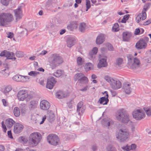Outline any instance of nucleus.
Masks as SVG:
<instances>
[{
    "mask_svg": "<svg viewBox=\"0 0 151 151\" xmlns=\"http://www.w3.org/2000/svg\"><path fill=\"white\" fill-rule=\"evenodd\" d=\"M92 65L91 63H88L86 64L85 66V68L86 70H88L91 69Z\"/></svg>",
    "mask_w": 151,
    "mask_h": 151,
    "instance_id": "603ef678",
    "label": "nucleus"
},
{
    "mask_svg": "<svg viewBox=\"0 0 151 151\" xmlns=\"http://www.w3.org/2000/svg\"><path fill=\"white\" fill-rule=\"evenodd\" d=\"M12 0H1V2L3 5L7 6L9 4V1Z\"/></svg>",
    "mask_w": 151,
    "mask_h": 151,
    "instance_id": "49530a36",
    "label": "nucleus"
},
{
    "mask_svg": "<svg viewBox=\"0 0 151 151\" xmlns=\"http://www.w3.org/2000/svg\"><path fill=\"white\" fill-rule=\"evenodd\" d=\"M119 26L118 24L116 23L114 24L112 29L115 32H117L119 30Z\"/></svg>",
    "mask_w": 151,
    "mask_h": 151,
    "instance_id": "3c124183",
    "label": "nucleus"
},
{
    "mask_svg": "<svg viewBox=\"0 0 151 151\" xmlns=\"http://www.w3.org/2000/svg\"><path fill=\"white\" fill-rule=\"evenodd\" d=\"M150 23H151V19H150L146 21L145 22L143 23V25H146L149 24Z\"/></svg>",
    "mask_w": 151,
    "mask_h": 151,
    "instance_id": "0e129e2a",
    "label": "nucleus"
},
{
    "mask_svg": "<svg viewBox=\"0 0 151 151\" xmlns=\"http://www.w3.org/2000/svg\"><path fill=\"white\" fill-rule=\"evenodd\" d=\"M7 52V50H4L3 51L1 52L0 54V56H1L3 57L5 56L6 57V54Z\"/></svg>",
    "mask_w": 151,
    "mask_h": 151,
    "instance_id": "680f3d73",
    "label": "nucleus"
},
{
    "mask_svg": "<svg viewBox=\"0 0 151 151\" xmlns=\"http://www.w3.org/2000/svg\"><path fill=\"white\" fill-rule=\"evenodd\" d=\"M131 85L129 83H124L123 85V88L126 94H129L131 92Z\"/></svg>",
    "mask_w": 151,
    "mask_h": 151,
    "instance_id": "aec40b11",
    "label": "nucleus"
},
{
    "mask_svg": "<svg viewBox=\"0 0 151 151\" xmlns=\"http://www.w3.org/2000/svg\"><path fill=\"white\" fill-rule=\"evenodd\" d=\"M50 104L47 101L45 100H42L40 104V108L43 110H47L50 108Z\"/></svg>",
    "mask_w": 151,
    "mask_h": 151,
    "instance_id": "f3484780",
    "label": "nucleus"
},
{
    "mask_svg": "<svg viewBox=\"0 0 151 151\" xmlns=\"http://www.w3.org/2000/svg\"><path fill=\"white\" fill-rule=\"evenodd\" d=\"M16 56L19 58L22 57L24 55V52L20 51H17L16 52Z\"/></svg>",
    "mask_w": 151,
    "mask_h": 151,
    "instance_id": "a18cd8bd",
    "label": "nucleus"
},
{
    "mask_svg": "<svg viewBox=\"0 0 151 151\" xmlns=\"http://www.w3.org/2000/svg\"><path fill=\"white\" fill-rule=\"evenodd\" d=\"M41 134L37 132H34L31 134L29 138V145L34 147L36 146L40 142L42 139Z\"/></svg>",
    "mask_w": 151,
    "mask_h": 151,
    "instance_id": "7ed1b4c3",
    "label": "nucleus"
},
{
    "mask_svg": "<svg viewBox=\"0 0 151 151\" xmlns=\"http://www.w3.org/2000/svg\"><path fill=\"white\" fill-rule=\"evenodd\" d=\"M23 129V126L22 124L16 123L14 126V132L15 134H18L22 131Z\"/></svg>",
    "mask_w": 151,
    "mask_h": 151,
    "instance_id": "a211bd4d",
    "label": "nucleus"
},
{
    "mask_svg": "<svg viewBox=\"0 0 151 151\" xmlns=\"http://www.w3.org/2000/svg\"><path fill=\"white\" fill-rule=\"evenodd\" d=\"M14 19L13 15L10 13H3L0 14V26H4L11 22Z\"/></svg>",
    "mask_w": 151,
    "mask_h": 151,
    "instance_id": "423d86ee",
    "label": "nucleus"
},
{
    "mask_svg": "<svg viewBox=\"0 0 151 151\" xmlns=\"http://www.w3.org/2000/svg\"><path fill=\"white\" fill-rule=\"evenodd\" d=\"M74 78L75 81H78L81 83L86 84L88 82V78L82 73L76 74L74 76Z\"/></svg>",
    "mask_w": 151,
    "mask_h": 151,
    "instance_id": "9d476101",
    "label": "nucleus"
},
{
    "mask_svg": "<svg viewBox=\"0 0 151 151\" xmlns=\"http://www.w3.org/2000/svg\"><path fill=\"white\" fill-rule=\"evenodd\" d=\"M28 96V91L26 90H20L17 94L18 99L20 101H23Z\"/></svg>",
    "mask_w": 151,
    "mask_h": 151,
    "instance_id": "f8f14e48",
    "label": "nucleus"
},
{
    "mask_svg": "<svg viewBox=\"0 0 151 151\" xmlns=\"http://www.w3.org/2000/svg\"><path fill=\"white\" fill-rule=\"evenodd\" d=\"M76 39L73 37H69L67 40V47L70 48L73 46L75 43Z\"/></svg>",
    "mask_w": 151,
    "mask_h": 151,
    "instance_id": "412c9836",
    "label": "nucleus"
},
{
    "mask_svg": "<svg viewBox=\"0 0 151 151\" xmlns=\"http://www.w3.org/2000/svg\"><path fill=\"white\" fill-rule=\"evenodd\" d=\"M151 4L150 3H146L144 6L143 9L142 11V12L146 14V12L147 10L149 9L150 6Z\"/></svg>",
    "mask_w": 151,
    "mask_h": 151,
    "instance_id": "58836bf2",
    "label": "nucleus"
},
{
    "mask_svg": "<svg viewBox=\"0 0 151 151\" xmlns=\"http://www.w3.org/2000/svg\"><path fill=\"white\" fill-rule=\"evenodd\" d=\"M132 115L133 118L137 120H140L144 119L145 116L144 111L139 109L134 110L133 112Z\"/></svg>",
    "mask_w": 151,
    "mask_h": 151,
    "instance_id": "1a4fd4ad",
    "label": "nucleus"
},
{
    "mask_svg": "<svg viewBox=\"0 0 151 151\" xmlns=\"http://www.w3.org/2000/svg\"><path fill=\"white\" fill-rule=\"evenodd\" d=\"M6 54V57L7 59L11 60H16V58L15 56V54L13 52H10L7 51Z\"/></svg>",
    "mask_w": 151,
    "mask_h": 151,
    "instance_id": "cd10ccee",
    "label": "nucleus"
},
{
    "mask_svg": "<svg viewBox=\"0 0 151 151\" xmlns=\"http://www.w3.org/2000/svg\"><path fill=\"white\" fill-rule=\"evenodd\" d=\"M128 60L127 66L130 69L134 70L140 68L142 67L139 60L137 58H134L130 55H127Z\"/></svg>",
    "mask_w": 151,
    "mask_h": 151,
    "instance_id": "f03ea898",
    "label": "nucleus"
},
{
    "mask_svg": "<svg viewBox=\"0 0 151 151\" xmlns=\"http://www.w3.org/2000/svg\"><path fill=\"white\" fill-rule=\"evenodd\" d=\"M105 37V35L104 34H101L99 35L96 39V43L97 45L102 44L104 41Z\"/></svg>",
    "mask_w": 151,
    "mask_h": 151,
    "instance_id": "6ab92c4d",
    "label": "nucleus"
},
{
    "mask_svg": "<svg viewBox=\"0 0 151 151\" xmlns=\"http://www.w3.org/2000/svg\"><path fill=\"white\" fill-rule=\"evenodd\" d=\"M116 117L117 120L123 123L127 124L129 122L132 123L129 115L123 109L118 110L116 113Z\"/></svg>",
    "mask_w": 151,
    "mask_h": 151,
    "instance_id": "20e7f679",
    "label": "nucleus"
},
{
    "mask_svg": "<svg viewBox=\"0 0 151 151\" xmlns=\"http://www.w3.org/2000/svg\"><path fill=\"white\" fill-rule=\"evenodd\" d=\"M47 139L50 144L54 146L58 145L60 141L58 136L53 134H49L47 137Z\"/></svg>",
    "mask_w": 151,
    "mask_h": 151,
    "instance_id": "6e6552de",
    "label": "nucleus"
},
{
    "mask_svg": "<svg viewBox=\"0 0 151 151\" xmlns=\"http://www.w3.org/2000/svg\"><path fill=\"white\" fill-rule=\"evenodd\" d=\"M98 51V48L96 47H94L91 51L89 52L88 55V57L91 59H94L95 55Z\"/></svg>",
    "mask_w": 151,
    "mask_h": 151,
    "instance_id": "4be33fe9",
    "label": "nucleus"
},
{
    "mask_svg": "<svg viewBox=\"0 0 151 151\" xmlns=\"http://www.w3.org/2000/svg\"><path fill=\"white\" fill-rule=\"evenodd\" d=\"M77 63L78 65H82L83 63L82 59L81 57H79L77 59Z\"/></svg>",
    "mask_w": 151,
    "mask_h": 151,
    "instance_id": "c03bdc74",
    "label": "nucleus"
},
{
    "mask_svg": "<svg viewBox=\"0 0 151 151\" xmlns=\"http://www.w3.org/2000/svg\"><path fill=\"white\" fill-rule=\"evenodd\" d=\"M14 116L16 117H18L20 115V111L19 108L17 107H15L14 110Z\"/></svg>",
    "mask_w": 151,
    "mask_h": 151,
    "instance_id": "ea45409f",
    "label": "nucleus"
},
{
    "mask_svg": "<svg viewBox=\"0 0 151 151\" xmlns=\"http://www.w3.org/2000/svg\"><path fill=\"white\" fill-rule=\"evenodd\" d=\"M86 24L85 23H81L79 28V31L82 32H84L86 30Z\"/></svg>",
    "mask_w": 151,
    "mask_h": 151,
    "instance_id": "c9c22d12",
    "label": "nucleus"
},
{
    "mask_svg": "<svg viewBox=\"0 0 151 151\" xmlns=\"http://www.w3.org/2000/svg\"><path fill=\"white\" fill-rule=\"evenodd\" d=\"M132 36L131 33L127 32H123L122 33V38L124 41H128Z\"/></svg>",
    "mask_w": 151,
    "mask_h": 151,
    "instance_id": "393cba45",
    "label": "nucleus"
},
{
    "mask_svg": "<svg viewBox=\"0 0 151 151\" xmlns=\"http://www.w3.org/2000/svg\"><path fill=\"white\" fill-rule=\"evenodd\" d=\"M15 123V122L10 118L7 119L5 121L6 125L8 128L12 127Z\"/></svg>",
    "mask_w": 151,
    "mask_h": 151,
    "instance_id": "a878e982",
    "label": "nucleus"
},
{
    "mask_svg": "<svg viewBox=\"0 0 151 151\" xmlns=\"http://www.w3.org/2000/svg\"><path fill=\"white\" fill-rule=\"evenodd\" d=\"M2 101L3 102V105L4 106H6L8 105V102L5 99H2Z\"/></svg>",
    "mask_w": 151,
    "mask_h": 151,
    "instance_id": "e2e57ef3",
    "label": "nucleus"
},
{
    "mask_svg": "<svg viewBox=\"0 0 151 151\" xmlns=\"http://www.w3.org/2000/svg\"><path fill=\"white\" fill-rule=\"evenodd\" d=\"M110 85L113 89L117 90L121 87L122 83L119 80L116 79H114L113 80H112V82Z\"/></svg>",
    "mask_w": 151,
    "mask_h": 151,
    "instance_id": "4468645a",
    "label": "nucleus"
},
{
    "mask_svg": "<svg viewBox=\"0 0 151 151\" xmlns=\"http://www.w3.org/2000/svg\"><path fill=\"white\" fill-rule=\"evenodd\" d=\"M56 96L57 98L59 99H62L65 97V95L63 94L62 91L57 92L56 93Z\"/></svg>",
    "mask_w": 151,
    "mask_h": 151,
    "instance_id": "4c0bfd02",
    "label": "nucleus"
},
{
    "mask_svg": "<svg viewBox=\"0 0 151 151\" xmlns=\"http://www.w3.org/2000/svg\"><path fill=\"white\" fill-rule=\"evenodd\" d=\"M2 66L4 68L2 70V71L5 72V73H6V75L8 76L9 75V66L6 63H5L3 64Z\"/></svg>",
    "mask_w": 151,
    "mask_h": 151,
    "instance_id": "473e14b6",
    "label": "nucleus"
},
{
    "mask_svg": "<svg viewBox=\"0 0 151 151\" xmlns=\"http://www.w3.org/2000/svg\"><path fill=\"white\" fill-rule=\"evenodd\" d=\"M22 78V76L20 75H16L12 78V79L15 81L23 82Z\"/></svg>",
    "mask_w": 151,
    "mask_h": 151,
    "instance_id": "2f4dec72",
    "label": "nucleus"
},
{
    "mask_svg": "<svg viewBox=\"0 0 151 151\" xmlns=\"http://www.w3.org/2000/svg\"><path fill=\"white\" fill-rule=\"evenodd\" d=\"M102 93L104 94H105V96L101 97L98 102L100 104H102L103 105H106L109 102V100L108 99L109 95L108 92L105 91L104 92H103Z\"/></svg>",
    "mask_w": 151,
    "mask_h": 151,
    "instance_id": "dca6fc26",
    "label": "nucleus"
},
{
    "mask_svg": "<svg viewBox=\"0 0 151 151\" xmlns=\"http://www.w3.org/2000/svg\"><path fill=\"white\" fill-rule=\"evenodd\" d=\"M104 79L108 82L110 84V85H111V84L112 82V80H113L114 79L113 78L108 76H105L104 77Z\"/></svg>",
    "mask_w": 151,
    "mask_h": 151,
    "instance_id": "de8ad7c7",
    "label": "nucleus"
},
{
    "mask_svg": "<svg viewBox=\"0 0 151 151\" xmlns=\"http://www.w3.org/2000/svg\"><path fill=\"white\" fill-rule=\"evenodd\" d=\"M47 119L50 122H52L55 119V115L51 111H47Z\"/></svg>",
    "mask_w": 151,
    "mask_h": 151,
    "instance_id": "b1692460",
    "label": "nucleus"
},
{
    "mask_svg": "<svg viewBox=\"0 0 151 151\" xmlns=\"http://www.w3.org/2000/svg\"><path fill=\"white\" fill-rule=\"evenodd\" d=\"M123 59L121 58H118L116 60L115 65L117 67H121L123 63Z\"/></svg>",
    "mask_w": 151,
    "mask_h": 151,
    "instance_id": "72a5a7b5",
    "label": "nucleus"
},
{
    "mask_svg": "<svg viewBox=\"0 0 151 151\" xmlns=\"http://www.w3.org/2000/svg\"><path fill=\"white\" fill-rule=\"evenodd\" d=\"M149 40V38L147 37L141 38L136 44V47L138 49H145L147 46Z\"/></svg>",
    "mask_w": 151,
    "mask_h": 151,
    "instance_id": "0eeeda50",
    "label": "nucleus"
},
{
    "mask_svg": "<svg viewBox=\"0 0 151 151\" xmlns=\"http://www.w3.org/2000/svg\"><path fill=\"white\" fill-rule=\"evenodd\" d=\"M106 151H117L116 148L111 144L108 145L106 147Z\"/></svg>",
    "mask_w": 151,
    "mask_h": 151,
    "instance_id": "f704fd0d",
    "label": "nucleus"
},
{
    "mask_svg": "<svg viewBox=\"0 0 151 151\" xmlns=\"http://www.w3.org/2000/svg\"><path fill=\"white\" fill-rule=\"evenodd\" d=\"M146 14L142 13L139 14L136 17V20L137 23H139L142 19V20H145L146 18Z\"/></svg>",
    "mask_w": 151,
    "mask_h": 151,
    "instance_id": "bb28decb",
    "label": "nucleus"
},
{
    "mask_svg": "<svg viewBox=\"0 0 151 151\" xmlns=\"http://www.w3.org/2000/svg\"><path fill=\"white\" fill-rule=\"evenodd\" d=\"M144 110L146 114L148 116H151V109L148 108H145L144 109Z\"/></svg>",
    "mask_w": 151,
    "mask_h": 151,
    "instance_id": "8fccbe9b",
    "label": "nucleus"
},
{
    "mask_svg": "<svg viewBox=\"0 0 151 151\" xmlns=\"http://www.w3.org/2000/svg\"><path fill=\"white\" fill-rule=\"evenodd\" d=\"M106 46L108 48L109 50L112 51L113 50V47L111 44L109 43H106Z\"/></svg>",
    "mask_w": 151,
    "mask_h": 151,
    "instance_id": "6e6d98bb",
    "label": "nucleus"
},
{
    "mask_svg": "<svg viewBox=\"0 0 151 151\" xmlns=\"http://www.w3.org/2000/svg\"><path fill=\"white\" fill-rule=\"evenodd\" d=\"M78 24L75 22H73L70 23L67 27L68 30L70 31H73L77 27Z\"/></svg>",
    "mask_w": 151,
    "mask_h": 151,
    "instance_id": "5701e85b",
    "label": "nucleus"
},
{
    "mask_svg": "<svg viewBox=\"0 0 151 151\" xmlns=\"http://www.w3.org/2000/svg\"><path fill=\"white\" fill-rule=\"evenodd\" d=\"M18 141L21 143L26 144L28 140L26 137L25 136H21L18 138Z\"/></svg>",
    "mask_w": 151,
    "mask_h": 151,
    "instance_id": "e433bc0d",
    "label": "nucleus"
},
{
    "mask_svg": "<svg viewBox=\"0 0 151 151\" xmlns=\"http://www.w3.org/2000/svg\"><path fill=\"white\" fill-rule=\"evenodd\" d=\"M14 34L13 33L11 32H9L7 34V37L9 38H11L13 37Z\"/></svg>",
    "mask_w": 151,
    "mask_h": 151,
    "instance_id": "052dcab7",
    "label": "nucleus"
},
{
    "mask_svg": "<svg viewBox=\"0 0 151 151\" xmlns=\"http://www.w3.org/2000/svg\"><path fill=\"white\" fill-rule=\"evenodd\" d=\"M14 12L15 17V21L17 22L22 19L23 16L22 6L18 7L17 9L14 10Z\"/></svg>",
    "mask_w": 151,
    "mask_h": 151,
    "instance_id": "9b49d317",
    "label": "nucleus"
},
{
    "mask_svg": "<svg viewBox=\"0 0 151 151\" xmlns=\"http://www.w3.org/2000/svg\"><path fill=\"white\" fill-rule=\"evenodd\" d=\"M21 33L23 35H26L27 36V30L25 28L21 32Z\"/></svg>",
    "mask_w": 151,
    "mask_h": 151,
    "instance_id": "bf43d9fd",
    "label": "nucleus"
},
{
    "mask_svg": "<svg viewBox=\"0 0 151 151\" xmlns=\"http://www.w3.org/2000/svg\"><path fill=\"white\" fill-rule=\"evenodd\" d=\"M86 11H87L88 9H89L91 6L90 1L89 0H86Z\"/></svg>",
    "mask_w": 151,
    "mask_h": 151,
    "instance_id": "5fc2aeb1",
    "label": "nucleus"
},
{
    "mask_svg": "<svg viewBox=\"0 0 151 151\" xmlns=\"http://www.w3.org/2000/svg\"><path fill=\"white\" fill-rule=\"evenodd\" d=\"M141 30L139 28L136 29L134 32V34L136 35H138L139 34Z\"/></svg>",
    "mask_w": 151,
    "mask_h": 151,
    "instance_id": "69168bd1",
    "label": "nucleus"
},
{
    "mask_svg": "<svg viewBox=\"0 0 151 151\" xmlns=\"http://www.w3.org/2000/svg\"><path fill=\"white\" fill-rule=\"evenodd\" d=\"M83 104V102L82 101L79 102L77 105V107H78V109H79V108H82Z\"/></svg>",
    "mask_w": 151,
    "mask_h": 151,
    "instance_id": "338daca9",
    "label": "nucleus"
},
{
    "mask_svg": "<svg viewBox=\"0 0 151 151\" xmlns=\"http://www.w3.org/2000/svg\"><path fill=\"white\" fill-rule=\"evenodd\" d=\"M62 74V72L61 70H58L53 73V75L57 77H60Z\"/></svg>",
    "mask_w": 151,
    "mask_h": 151,
    "instance_id": "79ce46f5",
    "label": "nucleus"
},
{
    "mask_svg": "<svg viewBox=\"0 0 151 151\" xmlns=\"http://www.w3.org/2000/svg\"><path fill=\"white\" fill-rule=\"evenodd\" d=\"M40 73L36 71H31L28 73V75L31 76L35 77L39 74Z\"/></svg>",
    "mask_w": 151,
    "mask_h": 151,
    "instance_id": "37998d69",
    "label": "nucleus"
},
{
    "mask_svg": "<svg viewBox=\"0 0 151 151\" xmlns=\"http://www.w3.org/2000/svg\"><path fill=\"white\" fill-rule=\"evenodd\" d=\"M104 122V124L106 127L110 126L111 125H112L114 124L113 121L109 119Z\"/></svg>",
    "mask_w": 151,
    "mask_h": 151,
    "instance_id": "a19ab883",
    "label": "nucleus"
},
{
    "mask_svg": "<svg viewBox=\"0 0 151 151\" xmlns=\"http://www.w3.org/2000/svg\"><path fill=\"white\" fill-rule=\"evenodd\" d=\"M22 77L23 82H26L27 79H29V76H22Z\"/></svg>",
    "mask_w": 151,
    "mask_h": 151,
    "instance_id": "13d9d810",
    "label": "nucleus"
},
{
    "mask_svg": "<svg viewBox=\"0 0 151 151\" xmlns=\"http://www.w3.org/2000/svg\"><path fill=\"white\" fill-rule=\"evenodd\" d=\"M136 147V145L135 144H132L131 145H125V147L123 149L126 150V151H129L130 150H134L135 149Z\"/></svg>",
    "mask_w": 151,
    "mask_h": 151,
    "instance_id": "c85d7f7f",
    "label": "nucleus"
},
{
    "mask_svg": "<svg viewBox=\"0 0 151 151\" xmlns=\"http://www.w3.org/2000/svg\"><path fill=\"white\" fill-rule=\"evenodd\" d=\"M107 58L106 56L100 55L99 57V62L97 65V67L99 68L107 66L108 64L106 62Z\"/></svg>",
    "mask_w": 151,
    "mask_h": 151,
    "instance_id": "ddd939ff",
    "label": "nucleus"
},
{
    "mask_svg": "<svg viewBox=\"0 0 151 151\" xmlns=\"http://www.w3.org/2000/svg\"><path fill=\"white\" fill-rule=\"evenodd\" d=\"M63 62L62 58L59 55L54 54L52 55L50 61V65L52 69L55 68Z\"/></svg>",
    "mask_w": 151,
    "mask_h": 151,
    "instance_id": "39448f33",
    "label": "nucleus"
},
{
    "mask_svg": "<svg viewBox=\"0 0 151 151\" xmlns=\"http://www.w3.org/2000/svg\"><path fill=\"white\" fill-rule=\"evenodd\" d=\"M37 102L35 100H32L30 102L29 105V108L30 109L32 110L35 109L37 107Z\"/></svg>",
    "mask_w": 151,
    "mask_h": 151,
    "instance_id": "c756f323",
    "label": "nucleus"
},
{
    "mask_svg": "<svg viewBox=\"0 0 151 151\" xmlns=\"http://www.w3.org/2000/svg\"><path fill=\"white\" fill-rule=\"evenodd\" d=\"M56 81L55 78L53 77H49L47 80L46 87L50 89L53 88L54 84L56 83Z\"/></svg>",
    "mask_w": 151,
    "mask_h": 151,
    "instance_id": "2eb2a0df",
    "label": "nucleus"
},
{
    "mask_svg": "<svg viewBox=\"0 0 151 151\" xmlns=\"http://www.w3.org/2000/svg\"><path fill=\"white\" fill-rule=\"evenodd\" d=\"M47 118V116L45 115H44V116H43L42 117V121H41L40 124H42L45 121V120H46Z\"/></svg>",
    "mask_w": 151,
    "mask_h": 151,
    "instance_id": "774afa93",
    "label": "nucleus"
},
{
    "mask_svg": "<svg viewBox=\"0 0 151 151\" xmlns=\"http://www.w3.org/2000/svg\"><path fill=\"white\" fill-rule=\"evenodd\" d=\"M129 135L128 129L126 127L122 126L119 128L118 130L116 132V138L118 141L122 142L127 139Z\"/></svg>",
    "mask_w": 151,
    "mask_h": 151,
    "instance_id": "f257e3e1",
    "label": "nucleus"
},
{
    "mask_svg": "<svg viewBox=\"0 0 151 151\" xmlns=\"http://www.w3.org/2000/svg\"><path fill=\"white\" fill-rule=\"evenodd\" d=\"M53 1L52 0H48L46 3V6L47 8L51 7L52 6Z\"/></svg>",
    "mask_w": 151,
    "mask_h": 151,
    "instance_id": "09e8293b",
    "label": "nucleus"
},
{
    "mask_svg": "<svg viewBox=\"0 0 151 151\" xmlns=\"http://www.w3.org/2000/svg\"><path fill=\"white\" fill-rule=\"evenodd\" d=\"M12 89V86L10 85H8L4 87L3 91L4 93L6 95L7 93L10 91Z\"/></svg>",
    "mask_w": 151,
    "mask_h": 151,
    "instance_id": "7c9ffc66",
    "label": "nucleus"
},
{
    "mask_svg": "<svg viewBox=\"0 0 151 151\" xmlns=\"http://www.w3.org/2000/svg\"><path fill=\"white\" fill-rule=\"evenodd\" d=\"M2 127L3 129V131L4 132H6V125L4 124V122L2 121L1 123Z\"/></svg>",
    "mask_w": 151,
    "mask_h": 151,
    "instance_id": "4d7b16f0",
    "label": "nucleus"
},
{
    "mask_svg": "<svg viewBox=\"0 0 151 151\" xmlns=\"http://www.w3.org/2000/svg\"><path fill=\"white\" fill-rule=\"evenodd\" d=\"M46 28L47 29L50 30L51 28L54 27V25L51 22H48L46 25Z\"/></svg>",
    "mask_w": 151,
    "mask_h": 151,
    "instance_id": "864d4df0",
    "label": "nucleus"
}]
</instances>
